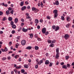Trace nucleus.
<instances>
[{
	"mask_svg": "<svg viewBox=\"0 0 74 74\" xmlns=\"http://www.w3.org/2000/svg\"><path fill=\"white\" fill-rule=\"evenodd\" d=\"M59 48H58L56 49V52L57 53H59Z\"/></svg>",
	"mask_w": 74,
	"mask_h": 74,
	"instance_id": "18",
	"label": "nucleus"
},
{
	"mask_svg": "<svg viewBox=\"0 0 74 74\" xmlns=\"http://www.w3.org/2000/svg\"><path fill=\"white\" fill-rule=\"evenodd\" d=\"M59 53H56V55L55 56V58L56 59H58L59 57Z\"/></svg>",
	"mask_w": 74,
	"mask_h": 74,
	"instance_id": "9",
	"label": "nucleus"
},
{
	"mask_svg": "<svg viewBox=\"0 0 74 74\" xmlns=\"http://www.w3.org/2000/svg\"><path fill=\"white\" fill-rule=\"evenodd\" d=\"M59 29V26H57L56 27L55 31H58Z\"/></svg>",
	"mask_w": 74,
	"mask_h": 74,
	"instance_id": "12",
	"label": "nucleus"
},
{
	"mask_svg": "<svg viewBox=\"0 0 74 74\" xmlns=\"http://www.w3.org/2000/svg\"><path fill=\"white\" fill-rule=\"evenodd\" d=\"M8 10L9 11H11V10H12V8H11V7H9L8 8Z\"/></svg>",
	"mask_w": 74,
	"mask_h": 74,
	"instance_id": "48",
	"label": "nucleus"
},
{
	"mask_svg": "<svg viewBox=\"0 0 74 74\" xmlns=\"http://www.w3.org/2000/svg\"><path fill=\"white\" fill-rule=\"evenodd\" d=\"M36 62L37 63H38V62L39 61V60H38V59H36Z\"/></svg>",
	"mask_w": 74,
	"mask_h": 74,
	"instance_id": "45",
	"label": "nucleus"
},
{
	"mask_svg": "<svg viewBox=\"0 0 74 74\" xmlns=\"http://www.w3.org/2000/svg\"><path fill=\"white\" fill-rule=\"evenodd\" d=\"M12 27L13 29H15V28H16V26H15V25H14L12 26Z\"/></svg>",
	"mask_w": 74,
	"mask_h": 74,
	"instance_id": "28",
	"label": "nucleus"
},
{
	"mask_svg": "<svg viewBox=\"0 0 74 74\" xmlns=\"http://www.w3.org/2000/svg\"><path fill=\"white\" fill-rule=\"evenodd\" d=\"M21 73H23L25 72V70L23 69H21Z\"/></svg>",
	"mask_w": 74,
	"mask_h": 74,
	"instance_id": "31",
	"label": "nucleus"
},
{
	"mask_svg": "<svg viewBox=\"0 0 74 74\" xmlns=\"http://www.w3.org/2000/svg\"><path fill=\"white\" fill-rule=\"evenodd\" d=\"M29 34L31 38H32L33 37V34Z\"/></svg>",
	"mask_w": 74,
	"mask_h": 74,
	"instance_id": "14",
	"label": "nucleus"
},
{
	"mask_svg": "<svg viewBox=\"0 0 74 74\" xmlns=\"http://www.w3.org/2000/svg\"><path fill=\"white\" fill-rule=\"evenodd\" d=\"M36 8H35L34 7H33L32 8V11H35V10H36Z\"/></svg>",
	"mask_w": 74,
	"mask_h": 74,
	"instance_id": "34",
	"label": "nucleus"
},
{
	"mask_svg": "<svg viewBox=\"0 0 74 74\" xmlns=\"http://www.w3.org/2000/svg\"><path fill=\"white\" fill-rule=\"evenodd\" d=\"M67 67H68V68H69V67H70L71 66V65H70V64H67Z\"/></svg>",
	"mask_w": 74,
	"mask_h": 74,
	"instance_id": "26",
	"label": "nucleus"
},
{
	"mask_svg": "<svg viewBox=\"0 0 74 74\" xmlns=\"http://www.w3.org/2000/svg\"><path fill=\"white\" fill-rule=\"evenodd\" d=\"M21 43L22 45H25L26 44V41L25 40H23L21 41Z\"/></svg>",
	"mask_w": 74,
	"mask_h": 74,
	"instance_id": "5",
	"label": "nucleus"
},
{
	"mask_svg": "<svg viewBox=\"0 0 74 74\" xmlns=\"http://www.w3.org/2000/svg\"><path fill=\"white\" fill-rule=\"evenodd\" d=\"M52 28L53 29L55 30V28H56V26H55V25H53L52 26Z\"/></svg>",
	"mask_w": 74,
	"mask_h": 74,
	"instance_id": "30",
	"label": "nucleus"
},
{
	"mask_svg": "<svg viewBox=\"0 0 74 74\" xmlns=\"http://www.w3.org/2000/svg\"><path fill=\"white\" fill-rule=\"evenodd\" d=\"M47 18L48 19H50L51 18H50V17H49V16H47Z\"/></svg>",
	"mask_w": 74,
	"mask_h": 74,
	"instance_id": "58",
	"label": "nucleus"
},
{
	"mask_svg": "<svg viewBox=\"0 0 74 74\" xmlns=\"http://www.w3.org/2000/svg\"><path fill=\"white\" fill-rule=\"evenodd\" d=\"M15 31L14 30H13L12 31V34H14V33H15Z\"/></svg>",
	"mask_w": 74,
	"mask_h": 74,
	"instance_id": "57",
	"label": "nucleus"
},
{
	"mask_svg": "<svg viewBox=\"0 0 74 74\" xmlns=\"http://www.w3.org/2000/svg\"><path fill=\"white\" fill-rule=\"evenodd\" d=\"M64 63L63 62H61L60 63V64L61 66H63V65H64Z\"/></svg>",
	"mask_w": 74,
	"mask_h": 74,
	"instance_id": "44",
	"label": "nucleus"
},
{
	"mask_svg": "<svg viewBox=\"0 0 74 74\" xmlns=\"http://www.w3.org/2000/svg\"><path fill=\"white\" fill-rule=\"evenodd\" d=\"M24 67L26 68V69H27L28 68V65L26 64L24 65Z\"/></svg>",
	"mask_w": 74,
	"mask_h": 74,
	"instance_id": "23",
	"label": "nucleus"
},
{
	"mask_svg": "<svg viewBox=\"0 0 74 74\" xmlns=\"http://www.w3.org/2000/svg\"><path fill=\"white\" fill-rule=\"evenodd\" d=\"M1 50L2 51V52H4L5 51V50L3 49H1Z\"/></svg>",
	"mask_w": 74,
	"mask_h": 74,
	"instance_id": "61",
	"label": "nucleus"
},
{
	"mask_svg": "<svg viewBox=\"0 0 74 74\" xmlns=\"http://www.w3.org/2000/svg\"><path fill=\"white\" fill-rule=\"evenodd\" d=\"M38 41H41V39L40 38H38L37 39Z\"/></svg>",
	"mask_w": 74,
	"mask_h": 74,
	"instance_id": "60",
	"label": "nucleus"
},
{
	"mask_svg": "<svg viewBox=\"0 0 74 74\" xmlns=\"http://www.w3.org/2000/svg\"><path fill=\"white\" fill-rule=\"evenodd\" d=\"M35 38H37V37H38V34H35Z\"/></svg>",
	"mask_w": 74,
	"mask_h": 74,
	"instance_id": "43",
	"label": "nucleus"
},
{
	"mask_svg": "<svg viewBox=\"0 0 74 74\" xmlns=\"http://www.w3.org/2000/svg\"><path fill=\"white\" fill-rule=\"evenodd\" d=\"M47 42L49 44H50V45H49V47H53L54 46V43H56V40H51L49 39L47 40Z\"/></svg>",
	"mask_w": 74,
	"mask_h": 74,
	"instance_id": "1",
	"label": "nucleus"
},
{
	"mask_svg": "<svg viewBox=\"0 0 74 74\" xmlns=\"http://www.w3.org/2000/svg\"><path fill=\"white\" fill-rule=\"evenodd\" d=\"M42 62H43L42 60H40L39 62H38V63H37V64H39V65H40V64H41V63H42Z\"/></svg>",
	"mask_w": 74,
	"mask_h": 74,
	"instance_id": "8",
	"label": "nucleus"
},
{
	"mask_svg": "<svg viewBox=\"0 0 74 74\" xmlns=\"http://www.w3.org/2000/svg\"><path fill=\"white\" fill-rule=\"evenodd\" d=\"M8 60H10L11 59V57L8 56Z\"/></svg>",
	"mask_w": 74,
	"mask_h": 74,
	"instance_id": "54",
	"label": "nucleus"
},
{
	"mask_svg": "<svg viewBox=\"0 0 74 74\" xmlns=\"http://www.w3.org/2000/svg\"><path fill=\"white\" fill-rule=\"evenodd\" d=\"M26 7L25 6H24L23 7L21 8V10L22 11H24V10H26Z\"/></svg>",
	"mask_w": 74,
	"mask_h": 74,
	"instance_id": "10",
	"label": "nucleus"
},
{
	"mask_svg": "<svg viewBox=\"0 0 74 74\" xmlns=\"http://www.w3.org/2000/svg\"><path fill=\"white\" fill-rule=\"evenodd\" d=\"M40 3L42 7H43V6H44V5H43V4H42V2H41Z\"/></svg>",
	"mask_w": 74,
	"mask_h": 74,
	"instance_id": "47",
	"label": "nucleus"
},
{
	"mask_svg": "<svg viewBox=\"0 0 74 74\" xmlns=\"http://www.w3.org/2000/svg\"><path fill=\"white\" fill-rule=\"evenodd\" d=\"M66 19L67 21L69 22V21H70V20H71V18H70L69 16H68L66 18Z\"/></svg>",
	"mask_w": 74,
	"mask_h": 74,
	"instance_id": "7",
	"label": "nucleus"
},
{
	"mask_svg": "<svg viewBox=\"0 0 74 74\" xmlns=\"http://www.w3.org/2000/svg\"><path fill=\"white\" fill-rule=\"evenodd\" d=\"M47 30V29L45 28H42V32L43 34H45V33H46V31Z\"/></svg>",
	"mask_w": 74,
	"mask_h": 74,
	"instance_id": "4",
	"label": "nucleus"
},
{
	"mask_svg": "<svg viewBox=\"0 0 74 74\" xmlns=\"http://www.w3.org/2000/svg\"><path fill=\"white\" fill-rule=\"evenodd\" d=\"M14 11L13 10H12L10 11V13L11 14H13V12H14Z\"/></svg>",
	"mask_w": 74,
	"mask_h": 74,
	"instance_id": "46",
	"label": "nucleus"
},
{
	"mask_svg": "<svg viewBox=\"0 0 74 74\" xmlns=\"http://www.w3.org/2000/svg\"><path fill=\"white\" fill-rule=\"evenodd\" d=\"M2 60H5V59H6V58L5 57L3 58H2Z\"/></svg>",
	"mask_w": 74,
	"mask_h": 74,
	"instance_id": "50",
	"label": "nucleus"
},
{
	"mask_svg": "<svg viewBox=\"0 0 74 74\" xmlns=\"http://www.w3.org/2000/svg\"><path fill=\"white\" fill-rule=\"evenodd\" d=\"M18 18H16L15 19L14 22L15 23H16L17 22H18Z\"/></svg>",
	"mask_w": 74,
	"mask_h": 74,
	"instance_id": "21",
	"label": "nucleus"
},
{
	"mask_svg": "<svg viewBox=\"0 0 74 74\" xmlns=\"http://www.w3.org/2000/svg\"><path fill=\"white\" fill-rule=\"evenodd\" d=\"M28 19L30 21H31L32 20V18H31V17H30V16H28Z\"/></svg>",
	"mask_w": 74,
	"mask_h": 74,
	"instance_id": "24",
	"label": "nucleus"
},
{
	"mask_svg": "<svg viewBox=\"0 0 74 74\" xmlns=\"http://www.w3.org/2000/svg\"><path fill=\"white\" fill-rule=\"evenodd\" d=\"M72 66H74V62H73L71 64Z\"/></svg>",
	"mask_w": 74,
	"mask_h": 74,
	"instance_id": "63",
	"label": "nucleus"
},
{
	"mask_svg": "<svg viewBox=\"0 0 74 74\" xmlns=\"http://www.w3.org/2000/svg\"><path fill=\"white\" fill-rule=\"evenodd\" d=\"M21 21L22 22H24L25 20H24V19H23V18H22L21 19Z\"/></svg>",
	"mask_w": 74,
	"mask_h": 74,
	"instance_id": "55",
	"label": "nucleus"
},
{
	"mask_svg": "<svg viewBox=\"0 0 74 74\" xmlns=\"http://www.w3.org/2000/svg\"><path fill=\"white\" fill-rule=\"evenodd\" d=\"M38 65H36L35 66V68L37 69L38 68Z\"/></svg>",
	"mask_w": 74,
	"mask_h": 74,
	"instance_id": "52",
	"label": "nucleus"
},
{
	"mask_svg": "<svg viewBox=\"0 0 74 74\" xmlns=\"http://www.w3.org/2000/svg\"><path fill=\"white\" fill-rule=\"evenodd\" d=\"M32 48V47L31 46H28V49H31Z\"/></svg>",
	"mask_w": 74,
	"mask_h": 74,
	"instance_id": "39",
	"label": "nucleus"
},
{
	"mask_svg": "<svg viewBox=\"0 0 74 74\" xmlns=\"http://www.w3.org/2000/svg\"><path fill=\"white\" fill-rule=\"evenodd\" d=\"M23 4H24V2L22 1L21 3L20 6H22L23 5Z\"/></svg>",
	"mask_w": 74,
	"mask_h": 74,
	"instance_id": "16",
	"label": "nucleus"
},
{
	"mask_svg": "<svg viewBox=\"0 0 74 74\" xmlns=\"http://www.w3.org/2000/svg\"><path fill=\"white\" fill-rule=\"evenodd\" d=\"M37 28L38 29H40V25H38L37 26Z\"/></svg>",
	"mask_w": 74,
	"mask_h": 74,
	"instance_id": "49",
	"label": "nucleus"
},
{
	"mask_svg": "<svg viewBox=\"0 0 74 74\" xmlns=\"http://www.w3.org/2000/svg\"><path fill=\"white\" fill-rule=\"evenodd\" d=\"M39 22V21L38 19H36L35 20V23H38Z\"/></svg>",
	"mask_w": 74,
	"mask_h": 74,
	"instance_id": "11",
	"label": "nucleus"
},
{
	"mask_svg": "<svg viewBox=\"0 0 74 74\" xmlns=\"http://www.w3.org/2000/svg\"><path fill=\"white\" fill-rule=\"evenodd\" d=\"M8 19L9 21H11L12 20V18L11 17H9L8 18Z\"/></svg>",
	"mask_w": 74,
	"mask_h": 74,
	"instance_id": "20",
	"label": "nucleus"
},
{
	"mask_svg": "<svg viewBox=\"0 0 74 74\" xmlns=\"http://www.w3.org/2000/svg\"><path fill=\"white\" fill-rule=\"evenodd\" d=\"M59 62L58 61H57V62H56V64L57 65H58V64H59Z\"/></svg>",
	"mask_w": 74,
	"mask_h": 74,
	"instance_id": "62",
	"label": "nucleus"
},
{
	"mask_svg": "<svg viewBox=\"0 0 74 74\" xmlns=\"http://www.w3.org/2000/svg\"><path fill=\"white\" fill-rule=\"evenodd\" d=\"M35 10H35V12H37L38 11V9H36Z\"/></svg>",
	"mask_w": 74,
	"mask_h": 74,
	"instance_id": "40",
	"label": "nucleus"
},
{
	"mask_svg": "<svg viewBox=\"0 0 74 74\" xmlns=\"http://www.w3.org/2000/svg\"><path fill=\"white\" fill-rule=\"evenodd\" d=\"M70 24H67L66 25V27H67V28H69V26H70Z\"/></svg>",
	"mask_w": 74,
	"mask_h": 74,
	"instance_id": "29",
	"label": "nucleus"
},
{
	"mask_svg": "<svg viewBox=\"0 0 74 74\" xmlns=\"http://www.w3.org/2000/svg\"><path fill=\"white\" fill-rule=\"evenodd\" d=\"M48 34H49V32L48 31H47L45 34V35H46V36L48 35Z\"/></svg>",
	"mask_w": 74,
	"mask_h": 74,
	"instance_id": "42",
	"label": "nucleus"
},
{
	"mask_svg": "<svg viewBox=\"0 0 74 74\" xmlns=\"http://www.w3.org/2000/svg\"><path fill=\"white\" fill-rule=\"evenodd\" d=\"M53 13L54 14V18H57L58 17V10H54Z\"/></svg>",
	"mask_w": 74,
	"mask_h": 74,
	"instance_id": "2",
	"label": "nucleus"
},
{
	"mask_svg": "<svg viewBox=\"0 0 74 74\" xmlns=\"http://www.w3.org/2000/svg\"><path fill=\"white\" fill-rule=\"evenodd\" d=\"M18 57H19V55H16L15 56L14 58L15 59H17V57H18Z\"/></svg>",
	"mask_w": 74,
	"mask_h": 74,
	"instance_id": "37",
	"label": "nucleus"
},
{
	"mask_svg": "<svg viewBox=\"0 0 74 74\" xmlns=\"http://www.w3.org/2000/svg\"><path fill=\"white\" fill-rule=\"evenodd\" d=\"M39 49V47L37 46H35V49L36 50H38Z\"/></svg>",
	"mask_w": 74,
	"mask_h": 74,
	"instance_id": "19",
	"label": "nucleus"
},
{
	"mask_svg": "<svg viewBox=\"0 0 74 74\" xmlns=\"http://www.w3.org/2000/svg\"><path fill=\"white\" fill-rule=\"evenodd\" d=\"M53 4L54 5H59V1H55V3L54 2L53 3Z\"/></svg>",
	"mask_w": 74,
	"mask_h": 74,
	"instance_id": "6",
	"label": "nucleus"
},
{
	"mask_svg": "<svg viewBox=\"0 0 74 74\" xmlns=\"http://www.w3.org/2000/svg\"><path fill=\"white\" fill-rule=\"evenodd\" d=\"M39 22H40L41 23L42 22H43V20L41 19L39 21Z\"/></svg>",
	"mask_w": 74,
	"mask_h": 74,
	"instance_id": "53",
	"label": "nucleus"
},
{
	"mask_svg": "<svg viewBox=\"0 0 74 74\" xmlns=\"http://www.w3.org/2000/svg\"><path fill=\"white\" fill-rule=\"evenodd\" d=\"M3 14V12L1 11L0 12V15H2Z\"/></svg>",
	"mask_w": 74,
	"mask_h": 74,
	"instance_id": "51",
	"label": "nucleus"
},
{
	"mask_svg": "<svg viewBox=\"0 0 74 74\" xmlns=\"http://www.w3.org/2000/svg\"><path fill=\"white\" fill-rule=\"evenodd\" d=\"M69 56H65V58L66 59V60H67V59H69Z\"/></svg>",
	"mask_w": 74,
	"mask_h": 74,
	"instance_id": "33",
	"label": "nucleus"
},
{
	"mask_svg": "<svg viewBox=\"0 0 74 74\" xmlns=\"http://www.w3.org/2000/svg\"><path fill=\"white\" fill-rule=\"evenodd\" d=\"M19 45V44L18 43H16V48H18V46Z\"/></svg>",
	"mask_w": 74,
	"mask_h": 74,
	"instance_id": "25",
	"label": "nucleus"
},
{
	"mask_svg": "<svg viewBox=\"0 0 74 74\" xmlns=\"http://www.w3.org/2000/svg\"><path fill=\"white\" fill-rule=\"evenodd\" d=\"M25 15L26 16V18L27 19H28V13H26L25 14Z\"/></svg>",
	"mask_w": 74,
	"mask_h": 74,
	"instance_id": "36",
	"label": "nucleus"
},
{
	"mask_svg": "<svg viewBox=\"0 0 74 74\" xmlns=\"http://www.w3.org/2000/svg\"><path fill=\"white\" fill-rule=\"evenodd\" d=\"M4 50L5 52H7V51H8V49H7V47H5Z\"/></svg>",
	"mask_w": 74,
	"mask_h": 74,
	"instance_id": "38",
	"label": "nucleus"
},
{
	"mask_svg": "<svg viewBox=\"0 0 74 74\" xmlns=\"http://www.w3.org/2000/svg\"><path fill=\"white\" fill-rule=\"evenodd\" d=\"M70 37V36L69 35L67 34H66L64 36V38L65 39V40H67Z\"/></svg>",
	"mask_w": 74,
	"mask_h": 74,
	"instance_id": "3",
	"label": "nucleus"
},
{
	"mask_svg": "<svg viewBox=\"0 0 74 74\" xmlns=\"http://www.w3.org/2000/svg\"><path fill=\"white\" fill-rule=\"evenodd\" d=\"M14 23L12 21H11L10 23V24H11V25H14Z\"/></svg>",
	"mask_w": 74,
	"mask_h": 74,
	"instance_id": "32",
	"label": "nucleus"
},
{
	"mask_svg": "<svg viewBox=\"0 0 74 74\" xmlns=\"http://www.w3.org/2000/svg\"><path fill=\"white\" fill-rule=\"evenodd\" d=\"M62 69H67V66L66 65H64L62 66Z\"/></svg>",
	"mask_w": 74,
	"mask_h": 74,
	"instance_id": "17",
	"label": "nucleus"
},
{
	"mask_svg": "<svg viewBox=\"0 0 74 74\" xmlns=\"http://www.w3.org/2000/svg\"><path fill=\"white\" fill-rule=\"evenodd\" d=\"M61 19L62 20V21H64V19H65V18H64V17L63 16H62L61 17Z\"/></svg>",
	"mask_w": 74,
	"mask_h": 74,
	"instance_id": "22",
	"label": "nucleus"
},
{
	"mask_svg": "<svg viewBox=\"0 0 74 74\" xmlns=\"http://www.w3.org/2000/svg\"><path fill=\"white\" fill-rule=\"evenodd\" d=\"M22 30L23 32H27V29H25L24 28H23Z\"/></svg>",
	"mask_w": 74,
	"mask_h": 74,
	"instance_id": "15",
	"label": "nucleus"
},
{
	"mask_svg": "<svg viewBox=\"0 0 74 74\" xmlns=\"http://www.w3.org/2000/svg\"><path fill=\"white\" fill-rule=\"evenodd\" d=\"M10 11L9 10L7 11H6V14L7 15H8L9 14V12Z\"/></svg>",
	"mask_w": 74,
	"mask_h": 74,
	"instance_id": "41",
	"label": "nucleus"
},
{
	"mask_svg": "<svg viewBox=\"0 0 74 74\" xmlns=\"http://www.w3.org/2000/svg\"><path fill=\"white\" fill-rule=\"evenodd\" d=\"M52 65H53V63H52V62H51L50 63V64L49 65V67H52Z\"/></svg>",
	"mask_w": 74,
	"mask_h": 74,
	"instance_id": "27",
	"label": "nucleus"
},
{
	"mask_svg": "<svg viewBox=\"0 0 74 74\" xmlns=\"http://www.w3.org/2000/svg\"><path fill=\"white\" fill-rule=\"evenodd\" d=\"M21 37V36H17V39H18V40H19V38Z\"/></svg>",
	"mask_w": 74,
	"mask_h": 74,
	"instance_id": "59",
	"label": "nucleus"
},
{
	"mask_svg": "<svg viewBox=\"0 0 74 74\" xmlns=\"http://www.w3.org/2000/svg\"><path fill=\"white\" fill-rule=\"evenodd\" d=\"M1 5H4V3H2L1 4Z\"/></svg>",
	"mask_w": 74,
	"mask_h": 74,
	"instance_id": "64",
	"label": "nucleus"
},
{
	"mask_svg": "<svg viewBox=\"0 0 74 74\" xmlns=\"http://www.w3.org/2000/svg\"><path fill=\"white\" fill-rule=\"evenodd\" d=\"M49 61H48V60H47L45 61V64H49Z\"/></svg>",
	"mask_w": 74,
	"mask_h": 74,
	"instance_id": "13",
	"label": "nucleus"
},
{
	"mask_svg": "<svg viewBox=\"0 0 74 74\" xmlns=\"http://www.w3.org/2000/svg\"><path fill=\"white\" fill-rule=\"evenodd\" d=\"M6 19H7L6 18V17H3V18L2 19V21H5Z\"/></svg>",
	"mask_w": 74,
	"mask_h": 74,
	"instance_id": "35",
	"label": "nucleus"
},
{
	"mask_svg": "<svg viewBox=\"0 0 74 74\" xmlns=\"http://www.w3.org/2000/svg\"><path fill=\"white\" fill-rule=\"evenodd\" d=\"M14 72H15L16 73H17L18 72V71L16 69H14Z\"/></svg>",
	"mask_w": 74,
	"mask_h": 74,
	"instance_id": "56",
	"label": "nucleus"
}]
</instances>
